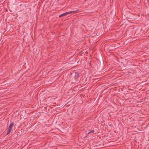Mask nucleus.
<instances>
[{"label": "nucleus", "mask_w": 149, "mask_h": 149, "mask_svg": "<svg viewBox=\"0 0 149 149\" xmlns=\"http://www.w3.org/2000/svg\"><path fill=\"white\" fill-rule=\"evenodd\" d=\"M79 76V73L77 72H74L71 73L70 74V79L72 82H75L77 81Z\"/></svg>", "instance_id": "f257e3e1"}, {"label": "nucleus", "mask_w": 149, "mask_h": 149, "mask_svg": "<svg viewBox=\"0 0 149 149\" xmlns=\"http://www.w3.org/2000/svg\"><path fill=\"white\" fill-rule=\"evenodd\" d=\"M94 147H96V149H99L103 147V145H101V143L100 142H98L96 143H94Z\"/></svg>", "instance_id": "f03ea898"}, {"label": "nucleus", "mask_w": 149, "mask_h": 149, "mask_svg": "<svg viewBox=\"0 0 149 149\" xmlns=\"http://www.w3.org/2000/svg\"><path fill=\"white\" fill-rule=\"evenodd\" d=\"M14 125V123L12 122L9 125V127L8 128V129L7 130V134H6V135H8L9 134L10 132H11L13 126Z\"/></svg>", "instance_id": "7ed1b4c3"}, {"label": "nucleus", "mask_w": 149, "mask_h": 149, "mask_svg": "<svg viewBox=\"0 0 149 149\" xmlns=\"http://www.w3.org/2000/svg\"><path fill=\"white\" fill-rule=\"evenodd\" d=\"M71 13V12H68L59 15V17H61L63 16H65L67 15L68 14H70Z\"/></svg>", "instance_id": "20e7f679"}, {"label": "nucleus", "mask_w": 149, "mask_h": 149, "mask_svg": "<svg viewBox=\"0 0 149 149\" xmlns=\"http://www.w3.org/2000/svg\"><path fill=\"white\" fill-rule=\"evenodd\" d=\"M78 10H79L78 9L76 10L71 11H70L69 12H71V13H75L78 12Z\"/></svg>", "instance_id": "39448f33"}, {"label": "nucleus", "mask_w": 149, "mask_h": 149, "mask_svg": "<svg viewBox=\"0 0 149 149\" xmlns=\"http://www.w3.org/2000/svg\"><path fill=\"white\" fill-rule=\"evenodd\" d=\"M94 132V130H91L89 132L88 134L91 133H93Z\"/></svg>", "instance_id": "423d86ee"}, {"label": "nucleus", "mask_w": 149, "mask_h": 149, "mask_svg": "<svg viewBox=\"0 0 149 149\" xmlns=\"http://www.w3.org/2000/svg\"><path fill=\"white\" fill-rule=\"evenodd\" d=\"M70 102H68L67 104L68 106H69L70 105V104L69 103Z\"/></svg>", "instance_id": "0eeeda50"}]
</instances>
